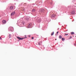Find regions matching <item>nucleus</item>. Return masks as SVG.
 Here are the masks:
<instances>
[{
	"instance_id": "5701e85b",
	"label": "nucleus",
	"mask_w": 76,
	"mask_h": 76,
	"mask_svg": "<svg viewBox=\"0 0 76 76\" xmlns=\"http://www.w3.org/2000/svg\"><path fill=\"white\" fill-rule=\"evenodd\" d=\"M0 39H2L0 37Z\"/></svg>"
},
{
	"instance_id": "bb28decb",
	"label": "nucleus",
	"mask_w": 76,
	"mask_h": 76,
	"mask_svg": "<svg viewBox=\"0 0 76 76\" xmlns=\"http://www.w3.org/2000/svg\"><path fill=\"white\" fill-rule=\"evenodd\" d=\"M71 38H72V37H71Z\"/></svg>"
},
{
	"instance_id": "c756f323",
	"label": "nucleus",
	"mask_w": 76,
	"mask_h": 76,
	"mask_svg": "<svg viewBox=\"0 0 76 76\" xmlns=\"http://www.w3.org/2000/svg\"><path fill=\"white\" fill-rule=\"evenodd\" d=\"M55 40H56V39Z\"/></svg>"
},
{
	"instance_id": "0eeeda50",
	"label": "nucleus",
	"mask_w": 76,
	"mask_h": 76,
	"mask_svg": "<svg viewBox=\"0 0 76 76\" xmlns=\"http://www.w3.org/2000/svg\"><path fill=\"white\" fill-rule=\"evenodd\" d=\"M31 26H32V24L30 23L28 25V28H31Z\"/></svg>"
},
{
	"instance_id": "f3484780",
	"label": "nucleus",
	"mask_w": 76,
	"mask_h": 76,
	"mask_svg": "<svg viewBox=\"0 0 76 76\" xmlns=\"http://www.w3.org/2000/svg\"><path fill=\"white\" fill-rule=\"evenodd\" d=\"M9 38H11V34H10L9 36Z\"/></svg>"
},
{
	"instance_id": "412c9836",
	"label": "nucleus",
	"mask_w": 76,
	"mask_h": 76,
	"mask_svg": "<svg viewBox=\"0 0 76 76\" xmlns=\"http://www.w3.org/2000/svg\"><path fill=\"white\" fill-rule=\"evenodd\" d=\"M31 39H34V37H32Z\"/></svg>"
},
{
	"instance_id": "f8f14e48",
	"label": "nucleus",
	"mask_w": 76,
	"mask_h": 76,
	"mask_svg": "<svg viewBox=\"0 0 76 76\" xmlns=\"http://www.w3.org/2000/svg\"><path fill=\"white\" fill-rule=\"evenodd\" d=\"M32 11V12H35V9H33Z\"/></svg>"
},
{
	"instance_id": "39448f33",
	"label": "nucleus",
	"mask_w": 76,
	"mask_h": 76,
	"mask_svg": "<svg viewBox=\"0 0 76 76\" xmlns=\"http://www.w3.org/2000/svg\"><path fill=\"white\" fill-rule=\"evenodd\" d=\"M15 12L14 11L12 13H11V16H13V15H15Z\"/></svg>"
},
{
	"instance_id": "a878e982",
	"label": "nucleus",
	"mask_w": 76,
	"mask_h": 76,
	"mask_svg": "<svg viewBox=\"0 0 76 76\" xmlns=\"http://www.w3.org/2000/svg\"><path fill=\"white\" fill-rule=\"evenodd\" d=\"M25 37H26V36H25Z\"/></svg>"
},
{
	"instance_id": "cd10ccee",
	"label": "nucleus",
	"mask_w": 76,
	"mask_h": 76,
	"mask_svg": "<svg viewBox=\"0 0 76 76\" xmlns=\"http://www.w3.org/2000/svg\"><path fill=\"white\" fill-rule=\"evenodd\" d=\"M71 38H72V37H71Z\"/></svg>"
},
{
	"instance_id": "9d476101",
	"label": "nucleus",
	"mask_w": 76,
	"mask_h": 76,
	"mask_svg": "<svg viewBox=\"0 0 76 76\" xmlns=\"http://www.w3.org/2000/svg\"><path fill=\"white\" fill-rule=\"evenodd\" d=\"M2 23L4 24L6 23V20H3L2 21Z\"/></svg>"
},
{
	"instance_id": "aec40b11",
	"label": "nucleus",
	"mask_w": 76,
	"mask_h": 76,
	"mask_svg": "<svg viewBox=\"0 0 76 76\" xmlns=\"http://www.w3.org/2000/svg\"><path fill=\"white\" fill-rule=\"evenodd\" d=\"M68 34H65V35L67 36L68 35Z\"/></svg>"
},
{
	"instance_id": "393cba45",
	"label": "nucleus",
	"mask_w": 76,
	"mask_h": 76,
	"mask_svg": "<svg viewBox=\"0 0 76 76\" xmlns=\"http://www.w3.org/2000/svg\"><path fill=\"white\" fill-rule=\"evenodd\" d=\"M27 19L28 20H29V18H28Z\"/></svg>"
},
{
	"instance_id": "4be33fe9",
	"label": "nucleus",
	"mask_w": 76,
	"mask_h": 76,
	"mask_svg": "<svg viewBox=\"0 0 76 76\" xmlns=\"http://www.w3.org/2000/svg\"><path fill=\"white\" fill-rule=\"evenodd\" d=\"M58 31H57V34H58Z\"/></svg>"
},
{
	"instance_id": "7ed1b4c3",
	"label": "nucleus",
	"mask_w": 76,
	"mask_h": 76,
	"mask_svg": "<svg viewBox=\"0 0 76 76\" xmlns=\"http://www.w3.org/2000/svg\"><path fill=\"white\" fill-rule=\"evenodd\" d=\"M17 38L18 39H19V40H22L23 39H25V38H21L20 37H17Z\"/></svg>"
},
{
	"instance_id": "6e6552de",
	"label": "nucleus",
	"mask_w": 76,
	"mask_h": 76,
	"mask_svg": "<svg viewBox=\"0 0 76 76\" xmlns=\"http://www.w3.org/2000/svg\"><path fill=\"white\" fill-rule=\"evenodd\" d=\"M25 8L24 7H22L21 8V11H22L23 12H24V11H25Z\"/></svg>"
},
{
	"instance_id": "c85d7f7f",
	"label": "nucleus",
	"mask_w": 76,
	"mask_h": 76,
	"mask_svg": "<svg viewBox=\"0 0 76 76\" xmlns=\"http://www.w3.org/2000/svg\"><path fill=\"white\" fill-rule=\"evenodd\" d=\"M42 3V2H41Z\"/></svg>"
},
{
	"instance_id": "dca6fc26",
	"label": "nucleus",
	"mask_w": 76,
	"mask_h": 76,
	"mask_svg": "<svg viewBox=\"0 0 76 76\" xmlns=\"http://www.w3.org/2000/svg\"><path fill=\"white\" fill-rule=\"evenodd\" d=\"M71 34L72 35H73V34H75V33H74V32H71Z\"/></svg>"
},
{
	"instance_id": "6ab92c4d",
	"label": "nucleus",
	"mask_w": 76,
	"mask_h": 76,
	"mask_svg": "<svg viewBox=\"0 0 76 76\" xmlns=\"http://www.w3.org/2000/svg\"><path fill=\"white\" fill-rule=\"evenodd\" d=\"M54 35V32L53 33H51V35Z\"/></svg>"
},
{
	"instance_id": "9b49d317",
	"label": "nucleus",
	"mask_w": 76,
	"mask_h": 76,
	"mask_svg": "<svg viewBox=\"0 0 76 76\" xmlns=\"http://www.w3.org/2000/svg\"><path fill=\"white\" fill-rule=\"evenodd\" d=\"M41 42H39L38 43V45H41Z\"/></svg>"
},
{
	"instance_id": "423d86ee",
	"label": "nucleus",
	"mask_w": 76,
	"mask_h": 76,
	"mask_svg": "<svg viewBox=\"0 0 76 76\" xmlns=\"http://www.w3.org/2000/svg\"><path fill=\"white\" fill-rule=\"evenodd\" d=\"M40 11L41 12V13H44V12H45V10H44V9H42L40 10Z\"/></svg>"
},
{
	"instance_id": "ddd939ff",
	"label": "nucleus",
	"mask_w": 76,
	"mask_h": 76,
	"mask_svg": "<svg viewBox=\"0 0 76 76\" xmlns=\"http://www.w3.org/2000/svg\"><path fill=\"white\" fill-rule=\"evenodd\" d=\"M71 13L72 14H75V11H72L71 12Z\"/></svg>"
},
{
	"instance_id": "f03ea898",
	"label": "nucleus",
	"mask_w": 76,
	"mask_h": 76,
	"mask_svg": "<svg viewBox=\"0 0 76 76\" xmlns=\"http://www.w3.org/2000/svg\"><path fill=\"white\" fill-rule=\"evenodd\" d=\"M37 21L38 23H39L41 22V18H38L37 19Z\"/></svg>"
},
{
	"instance_id": "b1692460",
	"label": "nucleus",
	"mask_w": 76,
	"mask_h": 76,
	"mask_svg": "<svg viewBox=\"0 0 76 76\" xmlns=\"http://www.w3.org/2000/svg\"><path fill=\"white\" fill-rule=\"evenodd\" d=\"M74 45H76V44H74Z\"/></svg>"
},
{
	"instance_id": "4468645a",
	"label": "nucleus",
	"mask_w": 76,
	"mask_h": 76,
	"mask_svg": "<svg viewBox=\"0 0 76 76\" xmlns=\"http://www.w3.org/2000/svg\"><path fill=\"white\" fill-rule=\"evenodd\" d=\"M59 38L60 39H61L62 38V36L61 35H60L59 36Z\"/></svg>"
},
{
	"instance_id": "20e7f679",
	"label": "nucleus",
	"mask_w": 76,
	"mask_h": 76,
	"mask_svg": "<svg viewBox=\"0 0 76 76\" xmlns=\"http://www.w3.org/2000/svg\"><path fill=\"white\" fill-rule=\"evenodd\" d=\"M13 29V27H10L9 28V30L10 31H11Z\"/></svg>"
},
{
	"instance_id": "1a4fd4ad",
	"label": "nucleus",
	"mask_w": 76,
	"mask_h": 76,
	"mask_svg": "<svg viewBox=\"0 0 76 76\" xmlns=\"http://www.w3.org/2000/svg\"><path fill=\"white\" fill-rule=\"evenodd\" d=\"M10 10H13V6H11L10 7Z\"/></svg>"
},
{
	"instance_id": "f257e3e1",
	"label": "nucleus",
	"mask_w": 76,
	"mask_h": 76,
	"mask_svg": "<svg viewBox=\"0 0 76 76\" xmlns=\"http://www.w3.org/2000/svg\"><path fill=\"white\" fill-rule=\"evenodd\" d=\"M20 26H23L24 25V22H22V23H20Z\"/></svg>"
},
{
	"instance_id": "2eb2a0df",
	"label": "nucleus",
	"mask_w": 76,
	"mask_h": 76,
	"mask_svg": "<svg viewBox=\"0 0 76 76\" xmlns=\"http://www.w3.org/2000/svg\"><path fill=\"white\" fill-rule=\"evenodd\" d=\"M65 40V38H62V41H64Z\"/></svg>"
},
{
	"instance_id": "a211bd4d",
	"label": "nucleus",
	"mask_w": 76,
	"mask_h": 76,
	"mask_svg": "<svg viewBox=\"0 0 76 76\" xmlns=\"http://www.w3.org/2000/svg\"><path fill=\"white\" fill-rule=\"evenodd\" d=\"M55 16V15L54 14H53L52 15V17H54Z\"/></svg>"
}]
</instances>
